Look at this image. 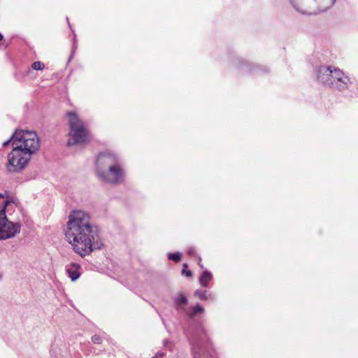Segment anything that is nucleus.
I'll return each mask as SVG.
<instances>
[{
    "mask_svg": "<svg viewBox=\"0 0 358 358\" xmlns=\"http://www.w3.org/2000/svg\"><path fill=\"white\" fill-rule=\"evenodd\" d=\"M65 237L73 251L81 257L103 245L98 227L92 222L90 215L83 210H74L69 215Z\"/></svg>",
    "mask_w": 358,
    "mask_h": 358,
    "instance_id": "1",
    "label": "nucleus"
},
{
    "mask_svg": "<svg viewBox=\"0 0 358 358\" xmlns=\"http://www.w3.org/2000/svg\"><path fill=\"white\" fill-rule=\"evenodd\" d=\"M12 139L13 148L8 155L6 169L8 172L16 173L27 166L40 143L36 133L31 131H16Z\"/></svg>",
    "mask_w": 358,
    "mask_h": 358,
    "instance_id": "2",
    "label": "nucleus"
},
{
    "mask_svg": "<svg viewBox=\"0 0 358 358\" xmlns=\"http://www.w3.org/2000/svg\"><path fill=\"white\" fill-rule=\"evenodd\" d=\"M98 176L103 181L117 185L124 180L125 173L118 157L109 152L100 153L96 162Z\"/></svg>",
    "mask_w": 358,
    "mask_h": 358,
    "instance_id": "3",
    "label": "nucleus"
},
{
    "mask_svg": "<svg viewBox=\"0 0 358 358\" xmlns=\"http://www.w3.org/2000/svg\"><path fill=\"white\" fill-rule=\"evenodd\" d=\"M317 79L322 84L342 91L348 87L350 78L339 69L321 66L318 69Z\"/></svg>",
    "mask_w": 358,
    "mask_h": 358,
    "instance_id": "4",
    "label": "nucleus"
},
{
    "mask_svg": "<svg viewBox=\"0 0 358 358\" xmlns=\"http://www.w3.org/2000/svg\"><path fill=\"white\" fill-rule=\"evenodd\" d=\"M70 127L69 145L82 144L90 141V134L83 122L74 112L67 113Z\"/></svg>",
    "mask_w": 358,
    "mask_h": 358,
    "instance_id": "5",
    "label": "nucleus"
},
{
    "mask_svg": "<svg viewBox=\"0 0 358 358\" xmlns=\"http://www.w3.org/2000/svg\"><path fill=\"white\" fill-rule=\"evenodd\" d=\"M10 201L6 200L0 208V240H6L15 236L20 232L21 224L9 221L6 215V206Z\"/></svg>",
    "mask_w": 358,
    "mask_h": 358,
    "instance_id": "6",
    "label": "nucleus"
},
{
    "mask_svg": "<svg viewBox=\"0 0 358 358\" xmlns=\"http://www.w3.org/2000/svg\"><path fill=\"white\" fill-rule=\"evenodd\" d=\"M80 266L78 264L73 263L69 267L66 268V273L68 276L71 279L72 281H75L79 278L80 273L79 271Z\"/></svg>",
    "mask_w": 358,
    "mask_h": 358,
    "instance_id": "7",
    "label": "nucleus"
},
{
    "mask_svg": "<svg viewBox=\"0 0 358 358\" xmlns=\"http://www.w3.org/2000/svg\"><path fill=\"white\" fill-rule=\"evenodd\" d=\"M211 279L212 274L207 271H204L199 278V282L203 287H208V282Z\"/></svg>",
    "mask_w": 358,
    "mask_h": 358,
    "instance_id": "8",
    "label": "nucleus"
},
{
    "mask_svg": "<svg viewBox=\"0 0 358 358\" xmlns=\"http://www.w3.org/2000/svg\"><path fill=\"white\" fill-rule=\"evenodd\" d=\"M176 306L178 308L185 311V306L187 304V299L183 294L180 295L175 301Z\"/></svg>",
    "mask_w": 358,
    "mask_h": 358,
    "instance_id": "9",
    "label": "nucleus"
},
{
    "mask_svg": "<svg viewBox=\"0 0 358 358\" xmlns=\"http://www.w3.org/2000/svg\"><path fill=\"white\" fill-rule=\"evenodd\" d=\"M191 344L192 346L193 355L194 358H196L197 349L200 348V346H202L201 341L198 339L196 337H194L192 341H191Z\"/></svg>",
    "mask_w": 358,
    "mask_h": 358,
    "instance_id": "10",
    "label": "nucleus"
},
{
    "mask_svg": "<svg viewBox=\"0 0 358 358\" xmlns=\"http://www.w3.org/2000/svg\"><path fill=\"white\" fill-rule=\"evenodd\" d=\"M203 311L204 308L202 306H201L200 305H196L190 309V310L187 313V315L189 317H193L196 315L201 313Z\"/></svg>",
    "mask_w": 358,
    "mask_h": 358,
    "instance_id": "11",
    "label": "nucleus"
},
{
    "mask_svg": "<svg viewBox=\"0 0 358 358\" xmlns=\"http://www.w3.org/2000/svg\"><path fill=\"white\" fill-rule=\"evenodd\" d=\"M194 296L198 297L201 300H206L210 297V294L207 290L198 289L194 292Z\"/></svg>",
    "mask_w": 358,
    "mask_h": 358,
    "instance_id": "12",
    "label": "nucleus"
},
{
    "mask_svg": "<svg viewBox=\"0 0 358 358\" xmlns=\"http://www.w3.org/2000/svg\"><path fill=\"white\" fill-rule=\"evenodd\" d=\"M31 67L34 70L39 71V70L43 69L45 67V65L43 62H41L40 61H37V62H34L31 64Z\"/></svg>",
    "mask_w": 358,
    "mask_h": 358,
    "instance_id": "13",
    "label": "nucleus"
},
{
    "mask_svg": "<svg viewBox=\"0 0 358 358\" xmlns=\"http://www.w3.org/2000/svg\"><path fill=\"white\" fill-rule=\"evenodd\" d=\"M169 259L170 260H173L174 262H179L181 259V254L179 253V252H176V253H170L169 255Z\"/></svg>",
    "mask_w": 358,
    "mask_h": 358,
    "instance_id": "14",
    "label": "nucleus"
},
{
    "mask_svg": "<svg viewBox=\"0 0 358 358\" xmlns=\"http://www.w3.org/2000/svg\"><path fill=\"white\" fill-rule=\"evenodd\" d=\"M290 2L292 3V4L293 5V6L296 8V10L299 12H301L303 14H307V15H315L317 13V11H308V10H302L301 9H299V8L296 7V6L294 3V1L293 0H290Z\"/></svg>",
    "mask_w": 358,
    "mask_h": 358,
    "instance_id": "15",
    "label": "nucleus"
},
{
    "mask_svg": "<svg viewBox=\"0 0 358 358\" xmlns=\"http://www.w3.org/2000/svg\"><path fill=\"white\" fill-rule=\"evenodd\" d=\"M187 264H183V269L182 271V274L185 275L187 277H191L192 276V272L189 270H187Z\"/></svg>",
    "mask_w": 358,
    "mask_h": 358,
    "instance_id": "16",
    "label": "nucleus"
},
{
    "mask_svg": "<svg viewBox=\"0 0 358 358\" xmlns=\"http://www.w3.org/2000/svg\"><path fill=\"white\" fill-rule=\"evenodd\" d=\"M92 341L95 344H100L102 342V339L99 336L94 335L92 337Z\"/></svg>",
    "mask_w": 358,
    "mask_h": 358,
    "instance_id": "17",
    "label": "nucleus"
},
{
    "mask_svg": "<svg viewBox=\"0 0 358 358\" xmlns=\"http://www.w3.org/2000/svg\"><path fill=\"white\" fill-rule=\"evenodd\" d=\"M11 141H12V143H13V140L12 139V136L10 138V139H9V140H8V141H5V142L3 143V145L4 147L7 146V145L10 143V142Z\"/></svg>",
    "mask_w": 358,
    "mask_h": 358,
    "instance_id": "18",
    "label": "nucleus"
},
{
    "mask_svg": "<svg viewBox=\"0 0 358 358\" xmlns=\"http://www.w3.org/2000/svg\"><path fill=\"white\" fill-rule=\"evenodd\" d=\"M8 192L6 191L4 193H0V198H6L8 197Z\"/></svg>",
    "mask_w": 358,
    "mask_h": 358,
    "instance_id": "19",
    "label": "nucleus"
},
{
    "mask_svg": "<svg viewBox=\"0 0 358 358\" xmlns=\"http://www.w3.org/2000/svg\"><path fill=\"white\" fill-rule=\"evenodd\" d=\"M194 253V250L193 248H190L187 250V254L189 255H193Z\"/></svg>",
    "mask_w": 358,
    "mask_h": 358,
    "instance_id": "20",
    "label": "nucleus"
},
{
    "mask_svg": "<svg viewBox=\"0 0 358 358\" xmlns=\"http://www.w3.org/2000/svg\"><path fill=\"white\" fill-rule=\"evenodd\" d=\"M3 39V36L1 35V34L0 33V41Z\"/></svg>",
    "mask_w": 358,
    "mask_h": 358,
    "instance_id": "21",
    "label": "nucleus"
},
{
    "mask_svg": "<svg viewBox=\"0 0 358 358\" xmlns=\"http://www.w3.org/2000/svg\"><path fill=\"white\" fill-rule=\"evenodd\" d=\"M168 343V341L167 340H165L164 341V345H166V344Z\"/></svg>",
    "mask_w": 358,
    "mask_h": 358,
    "instance_id": "22",
    "label": "nucleus"
},
{
    "mask_svg": "<svg viewBox=\"0 0 358 358\" xmlns=\"http://www.w3.org/2000/svg\"><path fill=\"white\" fill-rule=\"evenodd\" d=\"M152 358H155V357H152Z\"/></svg>",
    "mask_w": 358,
    "mask_h": 358,
    "instance_id": "23",
    "label": "nucleus"
}]
</instances>
